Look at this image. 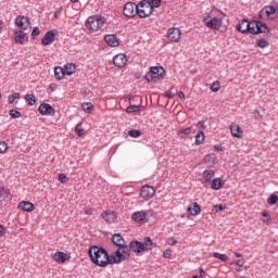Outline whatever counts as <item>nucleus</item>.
<instances>
[{"instance_id":"obj_1","label":"nucleus","mask_w":278,"mask_h":278,"mask_svg":"<svg viewBox=\"0 0 278 278\" xmlns=\"http://www.w3.org/2000/svg\"><path fill=\"white\" fill-rule=\"evenodd\" d=\"M236 29L241 34H268L270 31L265 23L261 21L249 22L247 20H242L237 24Z\"/></svg>"},{"instance_id":"obj_2","label":"nucleus","mask_w":278,"mask_h":278,"mask_svg":"<svg viewBox=\"0 0 278 278\" xmlns=\"http://www.w3.org/2000/svg\"><path fill=\"white\" fill-rule=\"evenodd\" d=\"M88 253L93 264L101 267L108 266V263L105 261L108 257V251H105V249L93 245L89 249Z\"/></svg>"},{"instance_id":"obj_3","label":"nucleus","mask_w":278,"mask_h":278,"mask_svg":"<svg viewBox=\"0 0 278 278\" xmlns=\"http://www.w3.org/2000/svg\"><path fill=\"white\" fill-rule=\"evenodd\" d=\"M129 249L132 253L139 255V253H144L147 251H153L157 247V243H154L150 237L144 238L143 243L140 241H130Z\"/></svg>"},{"instance_id":"obj_4","label":"nucleus","mask_w":278,"mask_h":278,"mask_svg":"<svg viewBox=\"0 0 278 278\" xmlns=\"http://www.w3.org/2000/svg\"><path fill=\"white\" fill-rule=\"evenodd\" d=\"M164 75H166V71L162 66H154L150 67V71L144 75V79L148 83L159 81V79H164Z\"/></svg>"},{"instance_id":"obj_5","label":"nucleus","mask_w":278,"mask_h":278,"mask_svg":"<svg viewBox=\"0 0 278 278\" xmlns=\"http://www.w3.org/2000/svg\"><path fill=\"white\" fill-rule=\"evenodd\" d=\"M137 14L139 18H147L153 14V9L149 0H142L137 4Z\"/></svg>"},{"instance_id":"obj_6","label":"nucleus","mask_w":278,"mask_h":278,"mask_svg":"<svg viewBox=\"0 0 278 278\" xmlns=\"http://www.w3.org/2000/svg\"><path fill=\"white\" fill-rule=\"evenodd\" d=\"M88 27L92 31H99V29L103 28V25H105V17H99L97 15L90 16L87 20Z\"/></svg>"},{"instance_id":"obj_7","label":"nucleus","mask_w":278,"mask_h":278,"mask_svg":"<svg viewBox=\"0 0 278 278\" xmlns=\"http://www.w3.org/2000/svg\"><path fill=\"white\" fill-rule=\"evenodd\" d=\"M203 23L208 29L218 30L220 27H223V20L218 17H212V15H206L203 20Z\"/></svg>"},{"instance_id":"obj_8","label":"nucleus","mask_w":278,"mask_h":278,"mask_svg":"<svg viewBox=\"0 0 278 278\" xmlns=\"http://www.w3.org/2000/svg\"><path fill=\"white\" fill-rule=\"evenodd\" d=\"M123 14L127 18H134V16H136V14H138V4H136L134 2H127L124 5Z\"/></svg>"},{"instance_id":"obj_9","label":"nucleus","mask_w":278,"mask_h":278,"mask_svg":"<svg viewBox=\"0 0 278 278\" xmlns=\"http://www.w3.org/2000/svg\"><path fill=\"white\" fill-rule=\"evenodd\" d=\"M114 253L117 264H121L122 262H125L131 257V254H129V248H118Z\"/></svg>"},{"instance_id":"obj_10","label":"nucleus","mask_w":278,"mask_h":278,"mask_svg":"<svg viewBox=\"0 0 278 278\" xmlns=\"http://www.w3.org/2000/svg\"><path fill=\"white\" fill-rule=\"evenodd\" d=\"M140 197L144 201H150V199H153V197H155V188L149 185H144L140 190Z\"/></svg>"},{"instance_id":"obj_11","label":"nucleus","mask_w":278,"mask_h":278,"mask_svg":"<svg viewBox=\"0 0 278 278\" xmlns=\"http://www.w3.org/2000/svg\"><path fill=\"white\" fill-rule=\"evenodd\" d=\"M15 25L18 27L20 30H26L29 29V25H31V22H29V17L24 15H18L15 18Z\"/></svg>"},{"instance_id":"obj_12","label":"nucleus","mask_w":278,"mask_h":278,"mask_svg":"<svg viewBox=\"0 0 278 278\" xmlns=\"http://www.w3.org/2000/svg\"><path fill=\"white\" fill-rule=\"evenodd\" d=\"M39 114L41 116H55V109L51 104L42 103L38 108Z\"/></svg>"},{"instance_id":"obj_13","label":"nucleus","mask_w":278,"mask_h":278,"mask_svg":"<svg viewBox=\"0 0 278 278\" xmlns=\"http://www.w3.org/2000/svg\"><path fill=\"white\" fill-rule=\"evenodd\" d=\"M167 38L170 42H179L181 40V30L179 28H168Z\"/></svg>"},{"instance_id":"obj_14","label":"nucleus","mask_w":278,"mask_h":278,"mask_svg":"<svg viewBox=\"0 0 278 278\" xmlns=\"http://www.w3.org/2000/svg\"><path fill=\"white\" fill-rule=\"evenodd\" d=\"M13 37L16 45H25L29 40V37H27L24 30H15Z\"/></svg>"},{"instance_id":"obj_15","label":"nucleus","mask_w":278,"mask_h":278,"mask_svg":"<svg viewBox=\"0 0 278 278\" xmlns=\"http://www.w3.org/2000/svg\"><path fill=\"white\" fill-rule=\"evenodd\" d=\"M113 63L117 68H125L127 64V55L119 53L113 58Z\"/></svg>"},{"instance_id":"obj_16","label":"nucleus","mask_w":278,"mask_h":278,"mask_svg":"<svg viewBox=\"0 0 278 278\" xmlns=\"http://www.w3.org/2000/svg\"><path fill=\"white\" fill-rule=\"evenodd\" d=\"M112 242L115 247H118V249H127V243L125 242V239L123 238V236H121V233L113 235Z\"/></svg>"},{"instance_id":"obj_17","label":"nucleus","mask_w":278,"mask_h":278,"mask_svg":"<svg viewBox=\"0 0 278 278\" xmlns=\"http://www.w3.org/2000/svg\"><path fill=\"white\" fill-rule=\"evenodd\" d=\"M52 42H55V30L46 33L41 39V45H43V47H48V45H51Z\"/></svg>"},{"instance_id":"obj_18","label":"nucleus","mask_w":278,"mask_h":278,"mask_svg":"<svg viewBox=\"0 0 278 278\" xmlns=\"http://www.w3.org/2000/svg\"><path fill=\"white\" fill-rule=\"evenodd\" d=\"M101 218H103L105 223H109V225H112V223H116V214L114 212L104 211L101 214Z\"/></svg>"},{"instance_id":"obj_19","label":"nucleus","mask_w":278,"mask_h":278,"mask_svg":"<svg viewBox=\"0 0 278 278\" xmlns=\"http://www.w3.org/2000/svg\"><path fill=\"white\" fill-rule=\"evenodd\" d=\"M131 218L135 223H144V219L147 218V212L144 211L135 212L132 213Z\"/></svg>"},{"instance_id":"obj_20","label":"nucleus","mask_w":278,"mask_h":278,"mask_svg":"<svg viewBox=\"0 0 278 278\" xmlns=\"http://www.w3.org/2000/svg\"><path fill=\"white\" fill-rule=\"evenodd\" d=\"M104 42L109 45V47H118V38L114 35H105Z\"/></svg>"},{"instance_id":"obj_21","label":"nucleus","mask_w":278,"mask_h":278,"mask_svg":"<svg viewBox=\"0 0 278 278\" xmlns=\"http://www.w3.org/2000/svg\"><path fill=\"white\" fill-rule=\"evenodd\" d=\"M18 210H22V212H34V203L22 201L18 203Z\"/></svg>"},{"instance_id":"obj_22","label":"nucleus","mask_w":278,"mask_h":278,"mask_svg":"<svg viewBox=\"0 0 278 278\" xmlns=\"http://www.w3.org/2000/svg\"><path fill=\"white\" fill-rule=\"evenodd\" d=\"M187 212L191 215V216H199V214H201V206L197 203H191L188 208Z\"/></svg>"},{"instance_id":"obj_23","label":"nucleus","mask_w":278,"mask_h":278,"mask_svg":"<svg viewBox=\"0 0 278 278\" xmlns=\"http://www.w3.org/2000/svg\"><path fill=\"white\" fill-rule=\"evenodd\" d=\"M54 262H58V264H64V262H67L68 255L64 252H56L53 254Z\"/></svg>"},{"instance_id":"obj_24","label":"nucleus","mask_w":278,"mask_h":278,"mask_svg":"<svg viewBox=\"0 0 278 278\" xmlns=\"http://www.w3.org/2000/svg\"><path fill=\"white\" fill-rule=\"evenodd\" d=\"M225 186V180L223 178H214L211 182L212 190H220Z\"/></svg>"},{"instance_id":"obj_25","label":"nucleus","mask_w":278,"mask_h":278,"mask_svg":"<svg viewBox=\"0 0 278 278\" xmlns=\"http://www.w3.org/2000/svg\"><path fill=\"white\" fill-rule=\"evenodd\" d=\"M230 131L233 138H240L242 136V128L238 124H231Z\"/></svg>"},{"instance_id":"obj_26","label":"nucleus","mask_w":278,"mask_h":278,"mask_svg":"<svg viewBox=\"0 0 278 278\" xmlns=\"http://www.w3.org/2000/svg\"><path fill=\"white\" fill-rule=\"evenodd\" d=\"M63 71H64L65 75L71 76L75 73V71H77V66L75 64L67 63L64 65Z\"/></svg>"},{"instance_id":"obj_27","label":"nucleus","mask_w":278,"mask_h":278,"mask_svg":"<svg viewBox=\"0 0 278 278\" xmlns=\"http://www.w3.org/2000/svg\"><path fill=\"white\" fill-rule=\"evenodd\" d=\"M203 177H204L205 184H211L212 179H214V170L205 169L203 172Z\"/></svg>"},{"instance_id":"obj_28","label":"nucleus","mask_w":278,"mask_h":278,"mask_svg":"<svg viewBox=\"0 0 278 278\" xmlns=\"http://www.w3.org/2000/svg\"><path fill=\"white\" fill-rule=\"evenodd\" d=\"M277 12V9L273 5L269 7H265L261 12H260V16H262V14H266V16H270V14H275Z\"/></svg>"},{"instance_id":"obj_29","label":"nucleus","mask_w":278,"mask_h":278,"mask_svg":"<svg viewBox=\"0 0 278 278\" xmlns=\"http://www.w3.org/2000/svg\"><path fill=\"white\" fill-rule=\"evenodd\" d=\"M190 134H192V126L187 128H180L177 131V136H179L180 138H186V136H190Z\"/></svg>"},{"instance_id":"obj_30","label":"nucleus","mask_w":278,"mask_h":278,"mask_svg":"<svg viewBox=\"0 0 278 278\" xmlns=\"http://www.w3.org/2000/svg\"><path fill=\"white\" fill-rule=\"evenodd\" d=\"M205 142V134L203 130H199L195 135V144H203Z\"/></svg>"},{"instance_id":"obj_31","label":"nucleus","mask_w":278,"mask_h":278,"mask_svg":"<svg viewBox=\"0 0 278 278\" xmlns=\"http://www.w3.org/2000/svg\"><path fill=\"white\" fill-rule=\"evenodd\" d=\"M205 164H208L210 166H214L216 164V155L208 154L204 156Z\"/></svg>"},{"instance_id":"obj_32","label":"nucleus","mask_w":278,"mask_h":278,"mask_svg":"<svg viewBox=\"0 0 278 278\" xmlns=\"http://www.w3.org/2000/svg\"><path fill=\"white\" fill-rule=\"evenodd\" d=\"M64 75H66L65 74V72H64V68H62V67H55L54 68V77H55V79H64Z\"/></svg>"},{"instance_id":"obj_33","label":"nucleus","mask_w":278,"mask_h":278,"mask_svg":"<svg viewBox=\"0 0 278 278\" xmlns=\"http://www.w3.org/2000/svg\"><path fill=\"white\" fill-rule=\"evenodd\" d=\"M106 266L109 264H118L117 260H116V254L115 252L112 255H109L106 252V260H105Z\"/></svg>"},{"instance_id":"obj_34","label":"nucleus","mask_w":278,"mask_h":278,"mask_svg":"<svg viewBox=\"0 0 278 278\" xmlns=\"http://www.w3.org/2000/svg\"><path fill=\"white\" fill-rule=\"evenodd\" d=\"M10 197V193L0 187V205L3 203V201L8 200Z\"/></svg>"},{"instance_id":"obj_35","label":"nucleus","mask_w":278,"mask_h":278,"mask_svg":"<svg viewBox=\"0 0 278 278\" xmlns=\"http://www.w3.org/2000/svg\"><path fill=\"white\" fill-rule=\"evenodd\" d=\"M81 108H83L84 112H87V114H90L92 112V110L94 109V105H92V103H90V102H85L81 104Z\"/></svg>"},{"instance_id":"obj_36","label":"nucleus","mask_w":278,"mask_h":278,"mask_svg":"<svg viewBox=\"0 0 278 278\" xmlns=\"http://www.w3.org/2000/svg\"><path fill=\"white\" fill-rule=\"evenodd\" d=\"M142 110V105H129L126 109L127 114H134V112H140Z\"/></svg>"},{"instance_id":"obj_37","label":"nucleus","mask_w":278,"mask_h":278,"mask_svg":"<svg viewBox=\"0 0 278 278\" xmlns=\"http://www.w3.org/2000/svg\"><path fill=\"white\" fill-rule=\"evenodd\" d=\"M128 136H130V138H140L142 136V131L138 129H131L128 131Z\"/></svg>"},{"instance_id":"obj_38","label":"nucleus","mask_w":278,"mask_h":278,"mask_svg":"<svg viewBox=\"0 0 278 278\" xmlns=\"http://www.w3.org/2000/svg\"><path fill=\"white\" fill-rule=\"evenodd\" d=\"M256 45L260 47V49H266V47H268L270 43L266 39H258Z\"/></svg>"},{"instance_id":"obj_39","label":"nucleus","mask_w":278,"mask_h":278,"mask_svg":"<svg viewBox=\"0 0 278 278\" xmlns=\"http://www.w3.org/2000/svg\"><path fill=\"white\" fill-rule=\"evenodd\" d=\"M25 99H26L28 105H36V96H34V94H26Z\"/></svg>"},{"instance_id":"obj_40","label":"nucleus","mask_w":278,"mask_h":278,"mask_svg":"<svg viewBox=\"0 0 278 278\" xmlns=\"http://www.w3.org/2000/svg\"><path fill=\"white\" fill-rule=\"evenodd\" d=\"M210 90H212V92H218L220 90V81L215 80L211 87Z\"/></svg>"},{"instance_id":"obj_41","label":"nucleus","mask_w":278,"mask_h":278,"mask_svg":"<svg viewBox=\"0 0 278 278\" xmlns=\"http://www.w3.org/2000/svg\"><path fill=\"white\" fill-rule=\"evenodd\" d=\"M213 257H216L217 260H220V262H227V260H229V256H227L226 254H220L218 252H215L213 254Z\"/></svg>"},{"instance_id":"obj_42","label":"nucleus","mask_w":278,"mask_h":278,"mask_svg":"<svg viewBox=\"0 0 278 278\" xmlns=\"http://www.w3.org/2000/svg\"><path fill=\"white\" fill-rule=\"evenodd\" d=\"M262 216H263V223L265 225H270V223H271L270 214H268V212H263Z\"/></svg>"},{"instance_id":"obj_43","label":"nucleus","mask_w":278,"mask_h":278,"mask_svg":"<svg viewBox=\"0 0 278 278\" xmlns=\"http://www.w3.org/2000/svg\"><path fill=\"white\" fill-rule=\"evenodd\" d=\"M278 201V197L277 194L273 193L268 199H267V203L268 205H276Z\"/></svg>"},{"instance_id":"obj_44","label":"nucleus","mask_w":278,"mask_h":278,"mask_svg":"<svg viewBox=\"0 0 278 278\" xmlns=\"http://www.w3.org/2000/svg\"><path fill=\"white\" fill-rule=\"evenodd\" d=\"M148 1L152 7V12H153V8H160L162 5V0H148Z\"/></svg>"},{"instance_id":"obj_45","label":"nucleus","mask_w":278,"mask_h":278,"mask_svg":"<svg viewBox=\"0 0 278 278\" xmlns=\"http://www.w3.org/2000/svg\"><path fill=\"white\" fill-rule=\"evenodd\" d=\"M9 114L12 118H21L22 114L21 112H18L17 110H10Z\"/></svg>"},{"instance_id":"obj_46","label":"nucleus","mask_w":278,"mask_h":278,"mask_svg":"<svg viewBox=\"0 0 278 278\" xmlns=\"http://www.w3.org/2000/svg\"><path fill=\"white\" fill-rule=\"evenodd\" d=\"M75 134H77L79 137L84 136L85 131L84 128H81V124H77L75 126Z\"/></svg>"},{"instance_id":"obj_47","label":"nucleus","mask_w":278,"mask_h":278,"mask_svg":"<svg viewBox=\"0 0 278 278\" xmlns=\"http://www.w3.org/2000/svg\"><path fill=\"white\" fill-rule=\"evenodd\" d=\"M21 93H13L11 96H9V103H14V101H16V99H20Z\"/></svg>"},{"instance_id":"obj_48","label":"nucleus","mask_w":278,"mask_h":278,"mask_svg":"<svg viewBox=\"0 0 278 278\" xmlns=\"http://www.w3.org/2000/svg\"><path fill=\"white\" fill-rule=\"evenodd\" d=\"M5 151H8V143L0 141V153H5Z\"/></svg>"},{"instance_id":"obj_49","label":"nucleus","mask_w":278,"mask_h":278,"mask_svg":"<svg viewBox=\"0 0 278 278\" xmlns=\"http://www.w3.org/2000/svg\"><path fill=\"white\" fill-rule=\"evenodd\" d=\"M214 212H223V210H225L223 204H215L213 206Z\"/></svg>"},{"instance_id":"obj_50","label":"nucleus","mask_w":278,"mask_h":278,"mask_svg":"<svg viewBox=\"0 0 278 278\" xmlns=\"http://www.w3.org/2000/svg\"><path fill=\"white\" fill-rule=\"evenodd\" d=\"M59 181L61 184H66V181H68V178L65 176V174H60L59 175Z\"/></svg>"},{"instance_id":"obj_51","label":"nucleus","mask_w":278,"mask_h":278,"mask_svg":"<svg viewBox=\"0 0 278 278\" xmlns=\"http://www.w3.org/2000/svg\"><path fill=\"white\" fill-rule=\"evenodd\" d=\"M36 36H40V28L34 27L31 31V37L36 38Z\"/></svg>"},{"instance_id":"obj_52","label":"nucleus","mask_w":278,"mask_h":278,"mask_svg":"<svg viewBox=\"0 0 278 278\" xmlns=\"http://www.w3.org/2000/svg\"><path fill=\"white\" fill-rule=\"evenodd\" d=\"M197 128L200 129V131H203V129H205V122L203 121L198 122Z\"/></svg>"},{"instance_id":"obj_53","label":"nucleus","mask_w":278,"mask_h":278,"mask_svg":"<svg viewBox=\"0 0 278 278\" xmlns=\"http://www.w3.org/2000/svg\"><path fill=\"white\" fill-rule=\"evenodd\" d=\"M85 214L87 216H92V214H94V208L86 207L85 208Z\"/></svg>"},{"instance_id":"obj_54","label":"nucleus","mask_w":278,"mask_h":278,"mask_svg":"<svg viewBox=\"0 0 278 278\" xmlns=\"http://www.w3.org/2000/svg\"><path fill=\"white\" fill-rule=\"evenodd\" d=\"M167 244H169V247H175V244H177V239H175V238H169L168 240H167Z\"/></svg>"},{"instance_id":"obj_55","label":"nucleus","mask_w":278,"mask_h":278,"mask_svg":"<svg viewBox=\"0 0 278 278\" xmlns=\"http://www.w3.org/2000/svg\"><path fill=\"white\" fill-rule=\"evenodd\" d=\"M170 255H172L170 250H165L163 252V257H165V260H170Z\"/></svg>"},{"instance_id":"obj_56","label":"nucleus","mask_w":278,"mask_h":278,"mask_svg":"<svg viewBox=\"0 0 278 278\" xmlns=\"http://www.w3.org/2000/svg\"><path fill=\"white\" fill-rule=\"evenodd\" d=\"M254 117H255V118H262V114L260 113L258 110H255V111H254Z\"/></svg>"},{"instance_id":"obj_57","label":"nucleus","mask_w":278,"mask_h":278,"mask_svg":"<svg viewBox=\"0 0 278 278\" xmlns=\"http://www.w3.org/2000/svg\"><path fill=\"white\" fill-rule=\"evenodd\" d=\"M178 98H179V99H182V100L186 99V94L184 93V91H179V92H178Z\"/></svg>"},{"instance_id":"obj_58","label":"nucleus","mask_w":278,"mask_h":278,"mask_svg":"<svg viewBox=\"0 0 278 278\" xmlns=\"http://www.w3.org/2000/svg\"><path fill=\"white\" fill-rule=\"evenodd\" d=\"M4 231H5V228L3 227V225H0V238L1 236H3Z\"/></svg>"},{"instance_id":"obj_59","label":"nucleus","mask_w":278,"mask_h":278,"mask_svg":"<svg viewBox=\"0 0 278 278\" xmlns=\"http://www.w3.org/2000/svg\"><path fill=\"white\" fill-rule=\"evenodd\" d=\"M203 275H205V269H203V267H200V277H203Z\"/></svg>"},{"instance_id":"obj_60","label":"nucleus","mask_w":278,"mask_h":278,"mask_svg":"<svg viewBox=\"0 0 278 278\" xmlns=\"http://www.w3.org/2000/svg\"><path fill=\"white\" fill-rule=\"evenodd\" d=\"M236 266H242V263L240 262V260L235 262Z\"/></svg>"},{"instance_id":"obj_61","label":"nucleus","mask_w":278,"mask_h":278,"mask_svg":"<svg viewBox=\"0 0 278 278\" xmlns=\"http://www.w3.org/2000/svg\"><path fill=\"white\" fill-rule=\"evenodd\" d=\"M236 270H237V273H242V266H238V267L236 268Z\"/></svg>"},{"instance_id":"obj_62","label":"nucleus","mask_w":278,"mask_h":278,"mask_svg":"<svg viewBox=\"0 0 278 278\" xmlns=\"http://www.w3.org/2000/svg\"><path fill=\"white\" fill-rule=\"evenodd\" d=\"M236 257H242V253L235 252Z\"/></svg>"},{"instance_id":"obj_63","label":"nucleus","mask_w":278,"mask_h":278,"mask_svg":"<svg viewBox=\"0 0 278 278\" xmlns=\"http://www.w3.org/2000/svg\"><path fill=\"white\" fill-rule=\"evenodd\" d=\"M215 149H216L217 151H223V149L219 148L218 146H215Z\"/></svg>"},{"instance_id":"obj_64","label":"nucleus","mask_w":278,"mask_h":278,"mask_svg":"<svg viewBox=\"0 0 278 278\" xmlns=\"http://www.w3.org/2000/svg\"><path fill=\"white\" fill-rule=\"evenodd\" d=\"M54 16H56V17H58V16H59V13H58V12H55V13H54Z\"/></svg>"}]
</instances>
